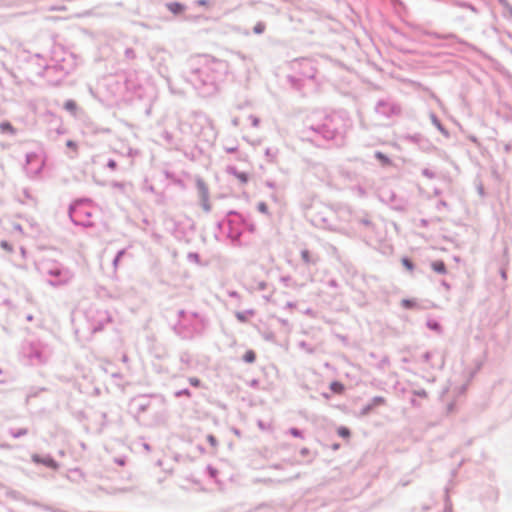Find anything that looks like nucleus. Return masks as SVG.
I'll use <instances>...</instances> for the list:
<instances>
[{"mask_svg":"<svg viewBox=\"0 0 512 512\" xmlns=\"http://www.w3.org/2000/svg\"><path fill=\"white\" fill-rule=\"evenodd\" d=\"M401 305L405 309H411V308L416 307V301L415 300H410V299H403L401 301Z\"/></svg>","mask_w":512,"mask_h":512,"instance_id":"8","label":"nucleus"},{"mask_svg":"<svg viewBox=\"0 0 512 512\" xmlns=\"http://www.w3.org/2000/svg\"><path fill=\"white\" fill-rule=\"evenodd\" d=\"M198 4L201 5V6H205V5H207V1L206 0H199Z\"/></svg>","mask_w":512,"mask_h":512,"instance_id":"22","label":"nucleus"},{"mask_svg":"<svg viewBox=\"0 0 512 512\" xmlns=\"http://www.w3.org/2000/svg\"><path fill=\"white\" fill-rule=\"evenodd\" d=\"M1 246H2L4 249H6V250L11 251V247H9V245L7 244V242H2V243H1Z\"/></svg>","mask_w":512,"mask_h":512,"instance_id":"21","label":"nucleus"},{"mask_svg":"<svg viewBox=\"0 0 512 512\" xmlns=\"http://www.w3.org/2000/svg\"><path fill=\"white\" fill-rule=\"evenodd\" d=\"M265 30V25L263 23H257L254 26V32L257 34H261Z\"/></svg>","mask_w":512,"mask_h":512,"instance_id":"12","label":"nucleus"},{"mask_svg":"<svg viewBox=\"0 0 512 512\" xmlns=\"http://www.w3.org/2000/svg\"><path fill=\"white\" fill-rule=\"evenodd\" d=\"M0 131H1V133H9V134L16 133V129L11 125L10 122H7V121L0 123Z\"/></svg>","mask_w":512,"mask_h":512,"instance_id":"3","label":"nucleus"},{"mask_svg":"<svg viewBox=\"0 0 512 512\" xmlns=\"http://www.w3.org/2000/svg\"><path fill=\"white\" fill-rule=\"evenodd\" d=\"M402 264L409 271H412L414 268L413 263L408 258H403Z\"/></svg>","mask_w":512,"mask_h":512,"instance_id":"11","label":"nucleus"},{"mask_svg":"<svg viewBox=\"0 0 512 512\" xmlns=\"http://www.w3.org/2000/svg\"><path fill=\"white\" fill-rule=\"evenodd\" d=\"M66 146L77 152V144L74 141L68 140Z\"/></svg>","mask_w":512,"mask_h":512,"instance_id":"15","label":"nucleus"},{"mask_svg":"<svg viewBox=\"0 0 512 512\" xmlns=\"http://www.w3.org/2000/svg\"><path fill=\"white\" fill-rule=\"evenodd\" d=\"M385 403V399L382 398V397H376L373 399V404L371 406H368L367 408L364 409V414H366L372 406H376V405H381V404H384Z\"/></svg>","mask_w":512,"mask_h":512,"instance_id":"10","label":"nucleus"},{"mask_svg":"<svg viewBox=\"0 0 512 512\" xmlns=\"http://www.w3.org/2000/svg\"><path fill=\"white\" fill-rule=\"evenodd\" d=\"M256 359V354L253 350H247L243 355V360L247 363H253Z\"/></svg>","mask_w":512,"mask_h":512,"instance_id":"5","label":"nucleus"},{"mask_svg":"<svg viewBox=\"0 0 512 512\" xmlns=\"http://www.w3.org/2000/svg\"><path fill=\"white\" fill-rule=\"evenodd\" d=\"M330 389L335 394H342L344 392V385L341 382L333 381L330 384Z\"/></svg>","mask_w":512,"mask_h":512,"instance_id":"4","label":"nucleus"},{"mask_svg":"<svg viewBox=\"0 0 512 512\" xmlns=\"http://www.w3.org/2000/svg\"><path fill=\"white\" fill-rule=\"evenodd\" d=\"M64 107L69 112L74 113L76 111V109H77V104H76V102L74 100H68V101L65 102Z\"/></svg>","mask_w":512,"mask_h":512,"instance_id":"6","label":"nucleus"},{"mask_svg":"<svg viewBox=\"0 0 512 512\" xmlns=\"http://www.w3.org/2000/svg\"><path fill=\"white\" fill-rule=\"evenodd\" d=\"M301 256L304 261L309 262V251H307V250L302 251Z\"/></svg>","mask_w":512,"mask_h":512,"instance_id":"16","label":"nucleus"},{"mask_svg":"<svg viewBox=\"0 0 512 512\" xmlns=\"http://www.w3.org/2000/svg\"><path fill=\"white\" fill-rule=\"evenodd\" d=\"M167 8L173 14H181L185 10V6L178 2H171L167 4Z\"/></svg>","mask_w":512,"mask_h":512,"instance_id":"1","label":"nucleus"},{"mask_svg":"<svg viewBox=\"0 0 512 512\" xmlns=\"http://www.w3.org/2000/svg\"><path fill=\"white\" fill-rule=\"evenodd\" d=\"M431 267L437 273H440V274L446 273V265L442 260H437V261L432 262Z\"/></svg>","mask_w":512,"mask_h":512,"instance_id":"2","label":"nucleus"},{"mask_svg":"<svg viewBox=\"0 0 512 512\" xmlns=\"http://www.w3.org/2000/svg\"><path fill=\"white\" fill-rule=\"evenodd\" d=\"M337 433L342 438H349L351 433L347 427L341 426L337 429Z\"/></svg>","mask_w":512,"mask_h":512,"instance_id":"7","label":"nucleus"},{"mask_svg":"<svg viewBox=\"0 0 512 512\" xmlns=\"http://www.w3.org/2000/svg\"><path fill=\"white\" fill-rule=\"evenodd\" d=\"M290 433L294 437L302 438V433L297 428H291Z\"/></svg>","mask_w":512,"mask_h":512,"instance_id":"14","label":"nucleus"},{"mask_svg":"<svg viewBox=\"0 0 512 512\" xmlns=\"http://www.w3.org/2000/svg\"><path fill=\"white\" fill-rule=\"evenodd\" d=\"M375 156H376V158H377L378 160H380V161H381V163H382L383 165H390V163H391L390 159H389L386 155H384L383 153H381V152H377V153L375 154Z\"/></svg>","mask_w":512,"mask_h":512,"instance_id":"9","label":"nucleus"},{"mask_svg":"<svg viewBox=\"0 0 512 512\" xmlns=\"http://www.w3.org/2000/svg\"><path fill=\"white\" fill-rule=\"evenodd\" d=\"M237 177H238L242 182H246V181H247V176H246V174H244V173L237 174Z\"/></svg>","mask_w":512,"mask_h":512,"instance_id":"19","label":"nucleus"},{"mask_svg":"<svg viewBox=\"0 0 512 512\" xmlns=\"http://www.w3.org/2000/svg\"><path fill=\"white\" fill-rule=\"evenodd\" d=\"M116 166H117V164H116V162H115L114 160H110V161L108 162V167H109L110 169H112V170H113V169H115V168H116Z\"/></svg>","mask_w":512,"mask_h":512,"instance_id":"20","label":"nucleus"},{"mask_svg":"<svg viewBox=\"0 0 512 512\" xmlns=\"http://www.w3.org/2000/svg\"><path fill=\"white\" fill-rule=\"evenodd\" d=\"M237 318L240 320V321H245V318L242 314L238 313L237 314Z\"/></svg>","mask_w":512,"mask_h":512,"instance_id":"23","label":"nucleus"},{"mask_svg":"<svg viewBox=\"0 0 512 512\" xmlns=\"http://www.w3.org/2000/svg\"><path fill=\"white\" fill-rule=\"evenodd\" d=\"M258 208L262 213H267V206L265 203H260Z\"/></svg>","mask_w":512,"mask_h":512,"instance_id":"18","label":"nucleus"},{"mask_svg":"<svg viewBox=\"0 0 512 512\" xmlns=\"http://www.w3.org/2000/svg\"><path fill=\"white\" fill-rule=\"evenodd\" d=\"M207 440L209 441V443L213 446H215L217 444V441H216V438L213 436V435H209L207 437Z\"/></svg>","mask_w":512,"mask_h":512,"instance_id":"17","label":"nucleus"},{"mask_svg":"<svg viewBox=\"0 0 512 512\" xmlns=\"http://www.w3.org/2000/svg\"><path fill=\"white\" fill-rule=\"evenodd\" d=\"M189 383L194 387H199L201 385V381L196 377H190Z\"/></svg>","mask_w":512,"mask_h":512,"instance_id":"13","label":"nucleus"}]
</instances>
